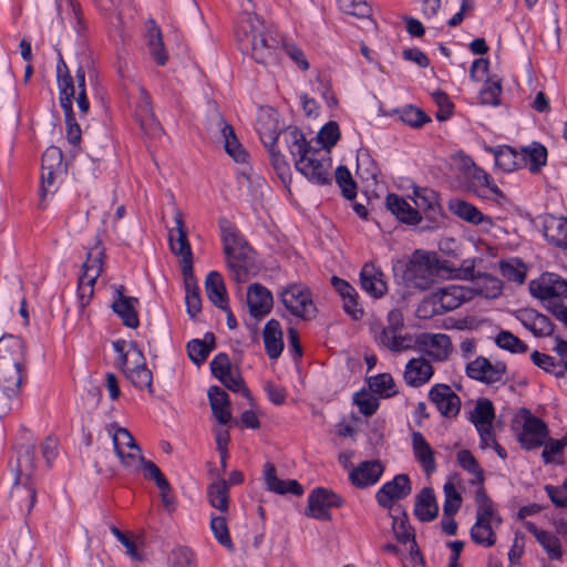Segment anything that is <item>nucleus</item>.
I'll return each mask as SVG.
<instances>
[{
	"instance_id": "nucleus-43",
	"label": "nucleus",
	"mask_w": 567,
	"mask_h": 567,
	"mask_svg": "<svg viewBox=\"0 0 567 567\" xmlns=\"http://www.w3.org/2000/svg\"><path fill=\"white\" fill-rule=\"evenodd\" d=\"M20 480V476L17 481ZM11 497L14 498L21 507H24L30 513L37 502V489L33 484L29 483V478L24 484L16 482L11 489Z\"/></svg>"
},
{
	"instance_id": "nucleus-19",
	"label": "nucleus",
	"mask_w": 567,
	"mask_h": 567,
	"mask_svg": "<svg viewBox=\"0 0 567 567\" xmlns=\"http://www.w3.org/2000/svg\"><path fill=\"white\" fill-rule=\"evenodd\" d=\"M256 130L265 147L277 145L278 137L282 131L277 113L271 109L261 110L257 118Z\"/></svg>"
},
{
	"instance_id": "nucleus-15",
	"label": "nucleus",
	"mask_w": 567,
	"mask_h": 567,
	"mask_svg": "<svg viewBox=\"0 0 567 567\" xmlns=\"http://www.w3.org/2000/svg\"><path fill=\"white\" fill-rule=\"evenodd\" d=\"M124 292L125 288L123 286L115 287V296L111 307L125 327L135 329L140 326V319L136 311L138 299L135 297H127Z\"/></svg>"
},
{
	"instance_id": "nucleus-23",
	"label": "nucleus",
	"mask_w": 567,
	"mask_h": 567,
	"mask_svg": "<svg viewBox=\"0 0 567 567\" xmlns=\"http://www.w3.org/2000/svg\"><path fill=\"white\" fill-rule=\"evenodd\" d=\"M463 165L470 171L472 178L476 181L481 186L485 187L489 193V195L486 193H480L481 197L489 198L497 203L505 198L503 192L493 182L491 175L483 168L478 167L470 156L463 157Z\"/></svg>"
},
{
	"instance_id": "nucleus-20",
	"label": "nucleus",
	"mask_w": 567,
	"mask_h": 567,
	"mask_svg": "<svg viewBox=\"0 0 567 567\" xmlns=\"http://www.w3.org/2000/svg\"><path fill=\"white\" fill-rule=\"evenodd\" d=\"M360 285L363 291L373 298H381L388 287L382 270L372 262L365 264L360 271Z\"/></svg>"
},
{
	"instance_id": "nucleus-14",
	"label": "nucleus",
	"mask_w": 567,
	"mask_h": 567,
	"mask_svg": "<svg viewBox=\"0 0 567 567\" xmlns=\"http://www.w3.org/2000/svg\"><path fill=\"white\" fill-rule=\"evenodd\" d=\"M548 436V427L539 417L528 413L523 422L522 431L517 439L526 450L540 447Z\"/></svg>"
},
{
	"instance_id": "nucleus-59",
	"label": "nucleus",
	"mask_w": 567,
	"mask_h": 567,
	"mask_svg": "<svg viewBox=\"0 0 567 567\" xmlns=\"http://www.w3.org/2000/svg\"><path fill=\"white\" fill-rule=\"evenodd\" d=\"M75 93L78 94L75 100L78 107L82 114H86L90 110V103L85 91V71L81 65L75 71Z\"/></svg>"
},
{
	"instance_id": "nucleus-22",
	"label": "nucleus",
	"mask_w": 567,
	"mask_h": 567,
	"mask_svg": "<svg viewBox=\"0 0 567 567\" xmlns=\"http://www.w3.org/2000/svg\"><path fill=\"white\" fill-rule=\"evenodd\" d=\"M274 298L271 292L260 284H252L248 288L247 303L249 312L255 318H262L272 308Z\"/></svg>"
},
{
	"instance_id": "nucleus-42",
	"label": "nucleus",
	"mask_w": 567,
	"mask_h": 567,
	"mask_svg": "<svg viewBox=\"0 0 567 567\" xmlns=\"http://www.w3.org/2000/svg\"><path fill=\"white\" fill-rule=\"evenodd\" d=\"M214 348L215 337L213 333L208 332L205 334L204 340L194 339L187 343L188 357L196 365H200L206 361Z\"/></svg>"
},
{
	"instance_id": "nucleus-3",
	"label": "nucleus",
	"mask_w": 567,
	"mask_h": 567,
	"mask_svg": "<svg viewBox=\"0 0 567 567\" xmlns=\"http://www.w3.org/2000/svg\"><path fill=\"white\" fill-rule=\"evenodd\" d=\"M25 373V344L17 336L6 334L0 338V391L6 402L0 408V414L12 409V402L18 399Z\"/></svg>"
},
{
	"instance_id": "nucleus-2",
	"label": "nucleus",
	"mask_w": 567,
	"mask_h": 567,
	"mask_svg": "<svg viewBox=\"0 0 567 567\" xmlns=\"http://www.w3.org/2000/svg\"><path fill=\"white\" fill-rule=\"evenodd\" d=\"M284 138L293 158L295 167L301 175L317 185L331 182V158L328 151L312 146L297 127L285 130Z\"/></svg>"
},
{
	"instance_id": "nucleus-60",
	"label": "nucleus",
	"mask_w": 567,
	"mask_h": 567,
	"mask_svg": "<svg viewBox=\"0 0 567 567\" xmlns=\"http://www.w3.org/2000/svg\"><path fill=\"white\" fill-rule=\"evenodd\" d=\"M339 8L347 14L357 18H368L371 13L370 6L364 0H337Z\"/></svg>"
},
{
	"instance_id": "nucleus-27",
	"label": "nucleus",
	"mask_w": 567,
	"mask_h": 567,
	"mask_svg": "<svg viewBox=\"0 0 567 567\" xmlns=\"http://www.w3.org/2000/svg\"><path fill=\"white\" fill-rule=\"evenodd\" d=\"M412 439V451L415 460L420 463L423 471L430 475L436 471V463L434 457V451L425 440L421 432H413Z\"/></svg>"
},
{
	"instance_id": "nucleus-56",
	"label": "nucleus",
	"mask_w": 567,
	"mask_h": 567,
	"mask_svg": "<svg viewBox=\"0 0 567 567\" xmlns=\"http://www.w3.org/2000/svg\"><path fill=\"white\" fill-rule=\"evenodd\" d=\"M477 278L482 281V286L477 290L478 295L487 299H494L501 296L503 284L499 279L487 274H482L477 276Z\"/></svg>"
},
{
	"instance_id": "nucleus-17",
	"label": "nucleus",
	"mask_w": 567,
	"mask_h": 567,
	"mask_svg": "<svg viewBox=\"0 0 567 567\" xmlns=\"http://www.w3.org/2000/svg\"><path fill=\"white\" fill-rule=\"evenodd\" d=\"M383 472L384 466L380 461H364L350 472L349 480L355 487L365 488L377 484Z\"/></svg>"
},
{
	"instance_id": "nucleus-39",
	"label": "nucleus",
	"mask_w": 567,
	"mask_h": 567,
	"mask_svg": "<svg viewBox=\"0 0 567 567\" xmlns=\"http://www.w3.org/2000/svg\"><path fill=\"white\" fill-rule=\"evenodd\" d=\"M413 200L417 210L421 209L429 214L431 219H434L441 212L439 195L433 189L415 187L413 189Z\"/></svg>"
},
{
	"instance_id": "nucleus-57",
	"label": "nucleus",
	"mask_w": 567,
	"mask_h": 567,
	"mask_svg": "<svg viewBox=\"0 0 567 567\" xmlns=\"http://www.w3.org/2000/svg\"><path fill=\"white\" fill-rule=\"evenodd\" d=\"M116 456L120 458L122 465L132 472L140 471V464L144 458L138 444L132 446V449H124L123 451H118Z\"/></svg>"
},
{
	"instance_id": "nucleus-5",
	"label": "nucleus",
	"mask_w": 567,
	"mask_h": 567,
	"mask_svg": "<svg viewBox=\"0 0 567 567\" xmlns=\"http://www.w3.org/2000/svg\"><path fill=\"white\" fill-rule=\"evenodd\" d=\"M218 226L228 266L233 270H236V268L239 267V262H245L250 259L251 248L237 227L228 219L220 218Z\"/></svg>"
},
{
	"instance_id": "nucleus-13",
	"label": "nucleus",
	"mask_w": 567,
	"mask_h": 567,
	"mask_svg": "<svg viewBox=\"0 0 567 567\" xmlns=\"http://www.w3.org/2000/svg\"><path fill=\"white\" fill-rule=\"evenodd\" d=\"M429 399L444 417H455L460 413L461 399L447 384H434L429 391Z\"/></svg>"
},
{
	"instance_id": "nucleus-45",
	"label": "nucleus",
	"mask_w": 567,
	"mask_h": 567,
	"mask_svg": "<svg viewBox=\"0 0 567 567\" xmlns=\"http://www.w3.org/2000/svg\"><path fill=\"white\" fill-rule=\"evenodd\" d=\"M528 529L535 533L537 542L543 546L550 559L561 558L563 549L557 536L545 530H537L532 523L528 524Z\"/></svg>"
},
{
	"instance_id": "nucleus-61",
	"label": "nucleus",
	"mask_w": 567,
	"mask_h": 567,
	"mask_svg": "<svg viewBox=\"0 0 567 567\" xmlns=\"http://www.w3.org/2000/svg\"><path fill=\"white\" fill-rule=\"evenodd\" d=\"M42 168L64 172L63 153L58 146L48 147L42 155Z\"/></svg>"
},
{
	"instance_id": "nucleus-16",
	"label": "nucleus",
	"mask_w": 567,
	"mask_h": 567,
	"mask_svg": "<svg viewBox=\"0 0 567 567\" xmlns=\"http://www.w3.org/2000/svg\"><path fill=\"white\" fill-rule=\"evenodd\" d=\"M136 117L140 122L141 128L150 136L157 137L162 134L163 130L154 115L151 96L142 86L138 87Z\"/></svg>"
},
{
	"instance_id": "nucleus-51",
	"label": "nucleus",
	"mask_w": 567,
	"mask_h": 567,
	"mask_svg": "<svg viewBox=\"0 0 567 567\" xmlns=\"http://www.w3.org/2000/svg\"><path fill=\"white\" fill-rule=\"evenodd\" d=\"M184 282L186 287V310L190 318H195L202 309V298L196 285L195 276L193 275L192 281H188L186 277H184Z\"/></svg>"
},
{
	"instance_id": "nucleus-37",
	"label": "nucleus",
	"mask_w": 567,
	"mask_h": 567,
	"mask_svg": "<svg viewBox=\"0 0 567 567\" xmlns=\"http://www.w3.org/2000/svg\"><path fill=\"white\" fill-rule=\"evenodd\" d=\"M217 126L219 127L220 135L224 140L225 151L237 163H244L247 154L237 140L234 128L223 117L218 118Z\"/></svg>"
},
{
	"instance_id": "nucleus-38",
	"label": "nucleus",
	"mask_w": 567,
	"mask_h": 567,
	"mask_svg": "<svg viewBox=\"0 0 567 567\" xmlns=\"http://www.w3.org/2000/svg\"><path fill=\"white\" fill-rule=\"evenodd\" d=\"M377 341L392 352H402L412 348V337L403 336L393 328H383L377 337Z\"/></svg>"
},
{
	"instance_id": "nucleus-9",
	"label": "nucleus",
	"mask_w": 567,
	"mask_h": 567,
	"mask_svg": "<svg viewBox=\"0 0 567 567\" xmlns=\"http://www.w3.org/2000/svg\"><path fill=\"white\" fill-rule=\"evenodd\" d=\"M506 371L507 367L503 361L492 363L484 357H477L466 364V375L486 384L504 383Z\"/></svg>"
},
{
	"instance_id": "nucleus-21",
	"label": "nucleus",
	"mask_w": 567,
	"mask_h": 567,
	"mask_svg": "<svg viewBox=\"0 0 567 567\" xmlns=\"http://www.w3.org/2000/svg\"><path fill=\"white\" fill-rule=\"evenodd\" d=\"M449 209L452 214L472 225L482 226L485 229L493 226V220L489 216L484 215L477 207L466 200L452 199L449 203Z\"/></svg>"
},
{
	"instance_id": "nucleus-26",
	"label": "nucleus",
	"mask_w": 567,
	"mask_h": 567,
	"mask_svg": "<svg viewBox=\"0 0 567 567\" xmlns=\"http://www.w3.org/2000/svg\"><path fill=\"white\" fill-rule=\"evenodd\" d=\"M434 373L433 367L425 358H413L405 367L404 380L406 384L417 388L427 383Z\"/></svg>"
},
{
	"instance_id": "nucleus-25",
	"label": "nucleus",
	"mask_w": 567,
	"mask_h": 567,
	"mask_svg": "<svg viewBox=\"0 0 567 567\" xmlns=\"http://www.w3.org/2000/svg\"><path fill=\"white\" fill-rule=\"evenodd\" d=\"M264 477L267 488L270 492L284 495L287 493L300 496L303 494V487L296 480L284 481L277 476L276 467L272 463H266L264 466Z\"/></svg>"
},
{
	"instance_id": "nucleus-63",
	"label": "nucleus",
	"mask_w": 567,
	"mask_h": 567,
	"mask_svg": "<svg viewBox=\"0 0 567 567\" xmlns=\"http://www.w3.org/2000/svg\"><path fill=\"white\" fill-rule=\"evenodd\" d=\"M530 359L536 367L546 372L554 373L557 378H563L565 375V371L563 369H556L558 364L556 363L555 358L549 354L534 351Z\"/></svg>"
},
{
	"instance_id": "nucleus-28",
	"label": "nucleus",
	"mask_w": 567,
	"mask_h": 567,
	"mask_svg": "<svg viewBox=\"0 0 567 567\" xmlns=\"http://www.w3.org/2000/svg\"><path fill=\"white\" fill-rule=\"evenodd\" d=\"M262 339L269 359H278L284 350V333L278 320L270 319L267 321L262 330Z\"/></svg>"
},
{
	"instance_id": "nucleus-33",
	"label": "nucleus",
	"mask_w": 567,
	"mask_h": 567,
	"mask_svg": "<svg viewBox=\"0 0 567 567\" xmlns=\"http://www.w3.org/2000/svg\"><path fill=\"white\" fill-rule=\"evenodd\" d=\"M206 295L212 303L221 310L227 309L228 297L223 277L217 271H210L205 280Z\"/></svg>"
},
{
	"instance_id": "nucleus-36",
	"label": "nucleus",
	"mask_w": 567,
	"mask_h": 567,
	"mask_svg": "<svg viewBox=\"0 0 567 567\" xmlns=\"http://www.w3.org/2000/svg\"><path fill=\"white\" fill-rule=\"evenodd\" d=\"M476 520L480 523L499 526L502 518L494 508V504L487 496L484 486H480L475 494Z\"/></svg>"
},
{
	"instance_id": "nucleus-24",
	"label": "nucleus",
	"mask_w": 567,
	"mask_h": 567,
	"mask_svg": "<svg viewBox=\"0 0 567 567\" xmlns=\"http://www.w3.org/2000/svg\"><path fill=\"white\" fill-rule=\"evenodd\" d=\"M543 233L546 240L558 248L567 249V218L546 215L543 218Z\"/></svg>"
},
{
	"instance_id": "nucleus-48",
	"label": "nucleus",
	"mask_w": 567,
	"mask_h": 567,
	"mask_svg": "<svg viewBox=\"0 0 567 567\" xmlns=\"http://www.w3.org/2000/svg\"><path fill=\"white\" fill-rule=\"evenodd\" d=\"M496 527L497 526L492 524H485L480 523V520H475L470 532L471 539L480 546L492 547L496 543V534L494 530Z\"/></svg>"
},
{
	"instance_id": "nucleus-18",
	"label": "nucleus",
	"mask_w": 567,
	"mask_h": 567,
	"mask_svg": "<svg viewBox=\"0 0 567 567\" xmlns=\"http://www.w3.org/2000/svg\"><path fill=\"white\" fill-rule=\"evenodd\" d=\"M417 343L433 361H444L451 351L450 337L444 333H423L417 338Z\"/></svg>"
},
{
	"instance_id": "nucleus-44",
	"label": "nucleus",
	"mask_w": 567,
	"mask_h": 567,
	"mask_svg": "<svg viewBox=\"0 0 567 567\" xmlns=\"http://www.w3.org/2000/svg\"><path fill=\"white\" fill-rule=\"evenodd\" d=\"M126 378L130 382L140 390L146 389L151 394L154 393L153 389V373L146 367V363L142 365H135L132 369L124 370Z\"/></svg>"
},
{
	"instance_id": "nucleus-58",
	"label": "nucleus",
	"mask_w": 567,
	"mask_h": 567,
	"mask_svg": "<svg viewBox=\"0 0 567 567\" xmlns=\"http://www.w3.org/2000/svg\"><path fill=\"white\" fill-rule=\"evenodd\" d=\"M340 138L339 126L336 122L330 121L324 124L318 135L319 142L322 144L324 151L330 153V148L333 147Z\"/></svg>"
},
{
	"instance_id": "nucleus-29",
	"label": "nucleus",
	"mask_w": 567,
	"mask_h": 567,
	"mask_svg": "<svg viewBox=\"0 0 567 567\" xmlns=\"http://www.w3.org/2000/svg\"><path fill=\"white\" fill-rule=\"evenodd\" d=\"M388 209L402 223L417 225L421 221V215L403 197L396 194H389L385 199Z\"/></svg>"
},
{
	"instance_id": "nucleus-32",
	"label": "nucleus",
	"mask_w": 567,
	"mask_h": 567,
	"mask_svg": "<svg viewBox=\"0 0 567 567\" xmlns=\"http://www.w3.org/2000/svg\"><path fill=\"white\" fill-rule=\"evenodd\" d=\"M414 514L421 522H431L439 514V506L432 488H423L415 498Z\"/></svg>"
},
{
	"instance_id": "nucleus-53",
	"label": "nucleus",
	"mask_w": 567,
	"mask_h": 567,
	"mask_svg": "<svg viewBox=\"0 0 567 567\" xmlns=\"http://www.w3.org/2000/svg\"><path fill=\"white\" fill-rule=\"evenodd\" d=\"M443 491L445 497L443 505V515L454 516L462 505V496L456 491L455 485L451 482L444 484Z\"/></svg>"
},
{
	"instance_id": "nucleus-35",
	"label": "nucleus",
	"mask_w": 567,
	"mask_h": 567,
	"mask_svg": "<svg viewBox=\"0 0 567 567\" xmlns=\"http://www.w3.org/2000/svg\"><path fill=\"white\" fill-rule=\"evenodd\" d=\"M489 151L493 153L495 158V165L506 173H512L516 169L522 168L523 157L519 156V152L508 145H501L491 147Z\"/></svg>"
},
{
	"instance_id": "nucleus-46",
	"label": "nucleus",
	"mask_w": 567,
	"mask_h": 567,
	"mask_svg": "<svg viewBox=\"0 0 567 567\" xmlns=\"http://www.w3.org/2000/svg\"><path fill=\"white\" fill-rule=\"evenodd\" d=\"M495 419V410L491 400L482 398L478 399L476 405L471 413V422L475 427L489 426Z\"/></svg>"
},
{
	"instance_id": "nucleus-12",
	"label": "nucleus",
	"mask_w": 567,
	"mask_h": 567,
	"mask_svg": "<svg viewBox=\"0 0 567 567\" xmlns=\"http://www.w3.org/2000/svg\"><path fill=\"white\" fill-rule=\"evenodd\" d=\"M411 492L410 477L406 474H398L392 481L382 485L375 494V499L381 507L390 509L395 501L405 498Z\"/></svg>"
},
{
	"instance_id": "nucleus-62",
	"label": "nucleus",
	"mask_w": 567,
	"mask_h": 567,
	"mask_svg": "<svg viewBox=\"0 0 567 567\" xmlns=\"http://www.w3.org/2000/svg\"><path fill=\"white\" fill-rule=\"evenodd\" d=\"M140 470L143 471L144 477L154 481L159 489L167 488L168 481L154 462L143 458Z\"/></svg>"
},
{
	"instance_id": "nucleus-41",
	"label": "nucleus",
	"mask_w": 567,
	"mask_h": 567,
	"mask_svg": "<svg viewBox=\"0 0 567 567\" xmlns=\"http://www.w3.org/2000/svg\"><path fill=\"white\" fill-rule=\"evenodd\" d=\"M207 498L210 506L226 513L229 507V485L224 478L214 481L207 487Z\"/></svg>"
},
{
	"instance_id": "nucleus-50",
	"label": "nucleus",
	"mask_w": 567,
	"mask_h": 567,
	"mask_svg": "<svg viewBox=\"0 0 567 567\" xmlns=\"http://www.w3.org/2000/svg\"><path fill=\"white\" fill-rule=\"evenodd\" d=\"M495 343L498 348L509 351L512 353H525L528 347L518 337L511 331L502 330L495 337Z\"/></svg>"
},
{
	"instance_id": "nucleus-47",
	"label": "nucleus",
	"mask_w": 567,
	"mask_h": 567,
	"mask_svg": "<svg viewBox=\"0 0 567 567\" xmlns=\"http://www.w3.org/2000/svg\"><path fill=\"white\" fill-rule=\"evenodd\" d=\"M60 106L64 112L66 138L70 144L76 146L81 141V128L74 116L73 100L60 101Z\"/></svg>"
},
{
	"instance_id": "nucleus-64",
	"label": "nucleus",
	"mask_w": 567,
	"mask_h": 567,
	"mask_svg": "<svg viewBox=\"0 0 567 567\" xmlns=\"http://www.w3.org/2000/svg\"><path fill=\"white\" fill-rule=\"evenodd\" d=\"M62 173L63 172H60V171L42 168L41 181H40L41 202H43L48 195H52L56 192V189H58L56 178Z\"/></svg>"
},
{
	"instance_id": "nucleus-8",
	"label": "nucleus",
	"mask_w": 567,
	"mask_h": 567,
	"mask_svg": "<svg viewBox=\"0 0 567 567\" xmlns=\"http://www.w3.org/2000/svg\"><path fill=\"white\" fill-rule=\"evenodd\" d=\"M342 498L323 487L315 488L308 496L307 515L318 520H331V508H338L342 505Z\"/></svg>"
},
{
	"instance_id": "nucleus-10",
	"label": "nucleus",
	"mask_w": 567,
	"mask_h": 567,
	"mask_svg": "<svg viewBox=\"0 0 567 567\" xmlns=\"http://www.w3.org/2000/svg\"><path fill=\"white\" fill-rule=\"evenodd\" d=\"M529 291L540 300L567 298V280L556 274L546 272L529 282Z\"/></svg>"
},
{
	"instance_id": "nucleus-11",
	"label": "nucleus",
	"mask_w": 567,
	"mask_h": 567,
	"mask_svg": "<svg viewBox=\"0 0 567 567\" xmlns=\"http://www.w3.org/2000/svg\"><path fill=\"white\" fill-rule=\"evenodd\" d=\"M475 293V290L471 288L458 285H449L446 287L439 288L432 295L433 300H435L439 306V311L445 313L457 309L466 301H471Z\"/></svg>"
},
{
	"instance_id": "nucleus-6",
	"label": "nucleus",
	"mask_w": 567,
	"mask_h": 567,
	"mask_svg": "<svg viewBox=\"0 0 567 567\" xmlns=\"http://www.w3.org/2000/svg\"><path fill=\"white\" fill-rule=\"evenodd\" d=\"M280 299L286 309L297 318L310 320L317 313L312 293L305 284L295 282L288 285L281 290Z\"/></svg>"
},
{
	"instance_id": "nucleus-1",
	"label": "nucleus",
	"mask_w": 567,
	"mask_h": 567,
	"mask_svg": "<svg viewBox=\"0 0 567 567\" xmlns=\"http://www.w3.org/2000/svg\"><path fill=\"white\" fill-rule=\"evenodd\" d=\"M239 50L249 54L256 63L270 64L277 61L278 51L286 54L302 70L309 69V63L302 52L293 43H286L281 37L255 12L245 10L244 18L236 30Z\"/></svg>"
},
{
	"instance_id": "nucleus-49",
	"label": "nucleus",
	"mask_w": 567,
	"mask_h": 567,
	"mask_svg": "<svg viewBox=\"0 0 567 567\" xmlns=\"http://www.w3.org/2000/svg\"><path fill=\"white\" fill-rule=\"evenodd\" d=\"M394 380L389 373H380L369 379V388L371 392L379 394L383 398H391L396 394L394 389Z\"/></svg>"
},
{
	"instance_id": "nucleus-54",
	"label": "nucleus",
	"mask_w": 567,
	"mask_h": 567,
	"mask_svg": "<svg viewBox=\"0 0 567 567\" xmlns=\"http://www.w3.org/2000/svg\"><path fill=\"white\" fill-rule=\"evenodd\" d=\"M336 182L347 199H354L357 196V184L350 171L346 166H339L336 171Z\"/></svg>"
},
{
	"instance_id": "nucleus-30",
	"label": "nucleus",
	"mask_w": 567,
	"mask_h": 567,
	"mask_svg": "<svg viewBox=\"0 0 567 567\" xmlns=\"http://www.w3.org/2000/svg\"><path fill=\"white\" fill-rule=\"evenodd\" d=\"M213 415L220 424H227L231 419L228 394L219 386L213 385L207 392Z\"/></svg>"
},
{
	"instance_id": "nucleus-40",
	"label": "nucleus",
	"mask_w": 567,
	"mask_h": 567,
	"mask_svg": "<svg viewBox=\"0 0 567 567\" xmlns=\"http://www.w3.org/2000/svg\"><path fill=\"white\" fill-rule=\"evenodd\" d=\"M103 258L104 247L102 243L96 239L95 245L87 250L81 276H87L90 280H96L103 270Z\"/></svg>"
},
{
	"instance_id": "nucleus-55",
	"label": "nucleus",
	"mask_w": 567,
	"mask_h": 567,
	"mask_svg": "<svg viewBox=\"0 0 567 567\" xmlns=\"http://www.w3.org/2000/svg\"><path fill=\"white\" fill-rule=\"evenodd\" d=\"M353 402L359 408V411L365 415H373L379 408V399L373 392L360 391L353 395Z\"/></svg>"
},
{
	"instance_id": "nucleus-52",
	"label": "nucleus",
	"mask_w": 567,
	"mask_h": 567,
	"mask_svg": "<svg viewBox=\"0 0 567 567\" xmlns=\"http://www.w3.org/2000/svg\"><path fill=\"white\" fill-rule=\"evenodd\" d=\"M210 529L216 540L228 550L234 551L235 547L231 542L226 518L224 516H212Z\"/></svg>"
},
{
	"instance_id": "nucleus-31",
	"label": "nucleus",
	"mask_w": 567,
	"mask_h": 567,
	"mask_svg": "<svg viewBox=\"0 0 567 567\" xmlns=\"http://www.w3.org/2000/svg\"><path fill=\"white\" fill-rule=\"evenodd\" d=\"M519 156L524 159L522 167H527L530 173L536 174L547 163V148L539 142H533L520 148Z\"/></svg>"
},
{
	"instance_id": "nucleus-4",
	"label": "nucleus",
	"mask_w": 567,
	"mask_h": 567,
	"mask_svg": "<svg viewBox=\"0 0 567 567\" xmlns=\"http://www.w3.org/2000/svg\"><path fill=\"white\" fill-rule=\"evenodd\" d=\"M439 270L437 259L433 255L415 251L406 265L403 279L408 287L426 290L434 285Z\"/></svg>"
},
{
	"instance_id": "nucleus-7",
	"label": "nucleus",
	"mask_w": 567,
	"mask_h": 567,
	"mask_svg": "<svg viewBox=\"0 0 567 567\" xmlns=\"http://www.w3.org/2000/svg\"><path fill=\"white\" fill-rule=\"evenodd\" d=\"M175 229L168 231L169 247L173 254L181 257V268L183 277L192 281L193 279V252L187 238L184 216L181 209L176 208L174 214Z\"/></svg>"
},
{
	"instance_id": "nucleus-34",
	"label": "nucleus",
	"mask_w": 567,
	"mask_h": 567,
	"mask_svg": "<svg viewBox=\"0 0 567 567\" xmlns=\"http://www.w3.org/2000/svg\"><path fill=\"white\" fill-rule=\"evenodd\" d=\"M56 82L59 89V102L75 99V76L72 78L65 61L58 51Z\"/></svg>"
}]
</instances>
